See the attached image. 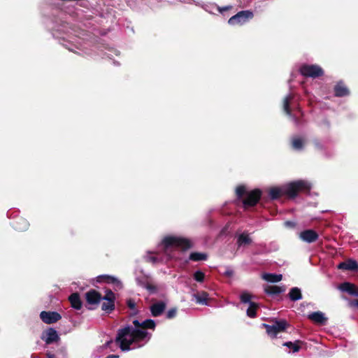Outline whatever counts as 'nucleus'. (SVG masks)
<instances>
[{"mask_svg": "<svg viewBox=\"0 0 358 358\" xmlns=\"http://www.w3.org/2000/svg\"><path fill=\"white\" fill-rule=\"evenodd\" d=\"M101 308L106 312H110L114 309V303L112 301L108 300L102 303Z\"/></svg>", "mask_w": 358, "mask_h": 358, "instance_id": "29", "label": "nucleus"}, {"mask_svg": "<svg viewBox=\"0 0 358 358\" xmlns=\"http://www.w3.org/2000/svg\"><path fill=\"white\" fill-rule=\"evenodd\" d=\"M146 258L148 261L151 262L152 263H156L158 262V258L155 256H148Z\"/></svg>", "mask_w": 358, "mask_h": 358, "instance_id": "36", "label": "nucleus"}, {"mask_svg": "<svg viewBox=\"0 0 358 358\" xmlns=\"http://www.w3.org/2000/svg\"><path fill=\"white\" fill-rule=\"evenodd\" d=\"M133 324L134 327L127 326L118 331L115 342L122 351L143 346L151 338V334L147 329H154L155 327V322L152 320L142 322L134 320Z\"/></svg>", "mask_w": 358, "mask_h": 358, "instance_id": "1", "label": "nucleus"}, {"mask_svg": "<svg viewBox=\"0 0 358 358\" xmlns=\"http://www.w3.org/2000/svg\"><path fill=\"white\" fill-rule=\"evenodd\" d=\"M41 320L45 324H52L61 319V315L57 312L42 311L40 313Z\"/></svg>", "mask_w": 358, "mask_h": 358, "instance_id": "8", "label": "nucleus"}, {"mask_svg": "<svg viewBox=\"0 0 358 358\" xmlns=\"http://www.w3.org/2000/svg\"><path fill=\"white\" fill-rule=\"evenodd\" d=\"M176 313H177V310L176 308H171L170 309L167 313H166V317L168 319H171V318H173L176 315Z\"/></svg>", "mask_w": 358, "mask_h": 358, "instance_id": "33", "label": "nucleus"}, {"mask_svg": "<svg viewBox=\"0 0 358 358\" xmlns=\"http://www.w3.org/2000/svg\"><path fill=\"white\" fill-rule=\"evenodd\" d=\"M193 297L196 302L201 305H208V294L206 292H201L193 294Z\"/></svg>", "mask_w": 358, "mask_h": 358, "instance_id": "16", "label": "nucleus"}, {"mask_svg": "<svg viewBox=\"0 0 358 358\" xmlns=\"http://www.w3.org/2000/svg\"><path fill=\"white\" fill-rule=\"evenodd\" d=\"M299 238L304 242L313 243L318 238V234L316 231L312 229L303 231L299 234Z\"/></svg>", "mask_w": 358, "mask_h": 358, "instance_id": "9", "label": "nucleus"}, {"mask_svg": "<svg viewBox=\"0 0 358 358\" xmlns=\"http://www.w3.org/2000/svg\"><path fill=\"white\" fill-rule=\"evenodd\" d=\"M226 273L228 275H231L232 274V272L231 271H227Z\"/></svg>", "mask_w": 358, "mask_h": 358, "instance_id": "39", "label": "nucleus"}, {"mask_svg": "<svg viewBox=\"0 0 358 358\" xmlns=\"http://www.w3.org/2000/svg\"><path fill=\"white\" fill-rule=\"evenodd\" d=\"M251 242V238H250L249 235L246 233H243L240 234L238 237L237 243L238 245H248L250 244Z\"/></svg>", "mask_w": 358, "mask_h": 358, "instance_id": "23", "label": "nucleus"}, {"mask_svg": "<svg viewBox=\"0 0 358 358\" xmlns=\"http://www.w3.org/2000/svg\"><path fill=\"white\" fill-rule=\"evenodd\" d=\"M127 306L129 307L130 309H134L136 306L135 301L132 299H129L127 301Z\"/></svg>", "mask_w": 358, "mask_h": 358, "instance_id": "35", "label": "nucleus"}, {"mask_svg": "<svg viewBox=\"0 0 358 358\" xmlns=\"http://www.w3.org/2000/svg\"><path fill=\"white\" fill-rule=\"evenodd\" d=\"M300 72L303 76L311 78H316L323 74V70L317 65H303Z\"/></svg>", "mask_w": 358, "mask_h": 358, "instance_id": "5", "label": "nucleus"}, {"mask_svg": "<svg viewBox=\"0 0 358 358\" xmlns=\"http://www.w3.org/2000/svg\"><path fill=\"white\" fill-rule=\"evenodd\" d=\"M335 94L337 96H343L348 94V90L339 83L335 86Z\"/></svg>", "mask_w": 358, "mask_h": 358, "instance_id": "22", "label": "nucleus"}, {"mask_svg": "<svg viewBox=\"0 0 358 358\" xmlns=\"http://www.w3.org/2000/svg\"><path fill=\"white\" fill-rule=\"evenodd\" d=\"M262 278L267 282H278L282 279V275L281 274L264 273Z\"/></svg>", "mask_w": 358, "mask_h": 358, "instance_id": "21", "label": "nucleus"}, {"mask_svg": "<svg viewBox=\"0 0 358 358\" xmlns=\"http://www.w3.org/2000/svg\"><path fill=\"white\" fill-rule=\"evenodd\" d=\"M264 291L268 294L275 295L284 292L285 289L277 285H266L264 287Z\"/></svg>", "mask_w": 358, "mask_h": 358, "instance_id": "19", "label": "nucleus"}, {"mask_svg": "<svg viewBox=\"0 0 358 358\" xmlns=\"http://www.w3.org/2000/svg\"><path fill=\"white\" fill-rule=\"evenodd\" d=\"M257 305L255 303H250V306L247 310V315L250 317H255L256 316V310Z\"/></svg>", "mask_w": 358, "mask_h": 358, "instance_id": "30", "label": "nucleus"}, {"mask_svg": "<svg viewBox=\"0 0 358 358\" xmlns=\"http://www.w3.org/2000/svg\"><path fill=\"white\" fill-rule=\"evenodd\" d=\"M204 276V273L200 271H196L194 274V278L197 282H203Z\"/></svg>", "mask_w": 358, "mask_h": 358, "instance_id": "31", "label": "nucleus"}, {"mask_svg": "<svg viewBox=\"0 0 358 358\" xmlns=\"http://www.w3.org/2000/svg\"><path fill=\"white\" fill-rule=\"evenodd\" d=\"M253 17V13L249 10H244L238 13L236 15L232 16L228 21L231 25L243 24L247 22L248 20Z\"/></svg>", "mask_w": 358, "mask_h": 358, "instance_id": "6", "label": "nucleus"}, {"mask_svg": "<svg viewBox=\"0 0 358 358\" xmlns=\"http://www.w3.org/2000/svg\"><path fill=\"white\" fill-rule=\"evenodd\" d=\"M339 289L345 292L358 296V287L350 282H344L339 286Z\"/></svg>", "mask_w": 358, "mask_h": 358, "instance_id": "12", "label": "nucleus"}, {"mask_svg": "<svg viewBox=\"0 0 358 358\" xmlns=\"http://www.w3.org/2000/svg\"><path fill=\"white\" fill-rule=\"evenodd\" d=\"M42 339L45 341L47 344L52 343L59 339L57 331L54 329L50 328L43 333Z\"/></svg>", "mask_w": 358, "mask_h": 358, "instance_id": "11", "label": "nucleus"}, {"mask_svg": "<svg viewBox=\"0 0 358 358\" xmlns=\"http://www.w3.org/2000/svg\"><path fill=\"white\" fill-rule=\"evenodd\" d=\"M165 308H166V304H165V303H164L162 301H159V302L153 303L150 306V311H151L152 315L154 317L159 316L164 311Z\"/></svg>", "mask_w": 358, "mask_h": 358, "instance_id": "13", "label": "nucleus"}, {"mask_svg": "<svg viewBox=\"0 0 358 358\" xmlns=\"http://www.w3.org/2000/svg\"><path fill=\"white\" fill-rule=\"evenodd\" d=\"M101 280H103L108 284H111L113 286V288L116 290L120 289L122 288V283L121 281L117 278L111 275H101L99 277Z\"/></svg>", "mask_w": 358, "mask_h": 358, "instance_id": "10", "label": "nucleus"}, {"mask_svg": "<svg viewBox=\"0 0 358 358\" xmlns=\"http://www.w3.org/2000/svg\"><path fill=\"white\" fill-rule=\"evenodd\" d=\"M13 225L16 230L24 231L28 229L29 223L24 218H18L14 222Z\"/></svg>", "mask_w": 358, "mask_h": 358, "instance_id": "18", "label": "nucleus"}, {"mask_svg": "<svg viewBox=\"0 0 358 358\" xmlns=\"http://www.w3.org/2000/svg\"><path fill=\"white\" fill-rule=\"evenodd\" d=\"M338 268L339 269L354 271L358 268V264L355 261L349 259L346 262L340 263Z\"/></svg>", "mask_w": 358, "mask_h": 358, "instance_id": "15", "label": "nucleus"}, {"mask_svg": "<svg viewBox=\"0 0 358 358\" xmlns=\"http://www.w3.org/2000/svg\"><path fill=\"white\" fill-rule=\"evenodd\" d=\"M49 358H53V357H50Z\"/></svg>", "mask_w": 358, "mask_h": 358, "instance_id": "41", "label": "nucleus"}, {"mask_svg": "<svg viewBox=\"0 0 358 358\" xmlns=\"http://www.w3.org/2000/svg\"><path fill=\"white\" fill-rule=\"evenodd\" d=\"M251 295L247 292H244L241 295V300L243 303H251Z\"/></svg>", "mask_w": 358, "mask_h": 358, "instance_id": "32", "label": "nucleus"}, {"mask_svg": "<svg viewBox=\"0 0 358 358\" xmlns=\"http://www.w3.org/2000/svg\"><path fill=\"white\" fill-rule=\"evenodd\" d=\"M266 329L267 334L271 337H275L277 334L285 330L287 322L285 320L277 321L273 325L263 324Z\"/></svg>", "mask_w": 358, "mask_h": 358, "instance_id": "7", "label": "nucleus"}, {"mask_svg": "<svg viewBox=\"0 0 358 358\" xmlns=\"http://www.w3.org/2000/svg\"><path fill=\"white\" fill-rule=\"evenodd\" d=\"M236 194L241 198L245 196L243 203L245 207L255 206L260 199L261 192L259 189H255L247 192L244 186H239L236 188Z\"/></svg>", "mask_w": 358, "mask_h": 358, "instance_id": "4", "label": "nucleus"}, {"mask_svg": "<svg viewBox=\"0 0 358 358\" xmlns=\"http://www.w3.org/2000/svg\"><path fill=\"white\" fill-rule=\"evenodd\" d=\"M293 120H294V122H296V120L294 117H293Z\"/></svg>", "mask_w": 358, "mask_h": 358, "instance_id": "40", "label": "nucleus"}, {"mask_svg": "<svg viewBox=\"0 0 358 358\" xmlns=\"http://www.w3.org/2000/svg\"><path fill=\"white\" fill-rule=\"evenodd\" d=\"M114 294L111 292V291H108L106 294V295L104 296L103 299L108 301V300H110V301H113L114 300Z\"/></svg>", "mask_w": 358, "mask_h": 358, "instance_id": "34", "label": "nucleus"}, {"mask_svg": "<svg viewBox=\"0 0 358 358\" xmlns=\"http://www.w3.org/2000/svg\"><path fill=\"white\" fill-rule=\"evenodd\" d=\"M292 98H293V96L292 94L287 95L285 98L284 103H283L284 110L289 116H291L292 115H291V112H290V110L289 108V101L292 99Z\"/></svg>", "mask_w": 358, "mask_h": 358, "instance_id": "28", "label": "nucleus"}, {"mask_svg": "<svg viewBox=\"0 0 358 358\" xmlns=\"http://www.w3.org/2000/svg\"><path fill=\"white\" fill-rule=\"evenodd\" d=\"M289 295L292 301L299 300L302 297L301 290L297 287L291 289Z\"/></svg>", "mask_w": 358, "mask_h": 358, "instance_id": "24", "label": "nucleus"}, {"mask_svg": "<svg viewBox=\"0 0 358 358\" xmlns=\"http://www.w3.org/2000/svg\"><path fill=\"white\" fill-rule=\"evenodd\" d=\"M310 189V185L304 180H298L290 182L280 187H273L269 190V196L271 199H275L282 195L289 197H294L299 192H308Z\"/></svg>", "mask_w": 358, "mask_h": 358, "instance_id": "2", "label": "nucleus"}, {"mask_svg": "<svg viewBox=\"0 0 358 358\" xmlns=\"http://www.w3.org/2000/svg\"><path fill=\"white\" fill-rule=\"evenodd\" d=\"M101 299V295L95 290L86 293V299L89 304H96L100 301Z\"/></svg>", "mask_w": 358, "mask_h": 358, "instance_id": "14", "label": "nucleus"}, {"mask_svg": "<svg viewBox=\"0 0 358 358\" xmlns=\"http://www.w3.org/2000/svg\"><path fill=\"white\" fill-rule=\"evenodd\" d=\"M292 147L295 150H300L303 148V145L304 144V141L299 137H294L292 138Z\"/></svg>", "mask_w": 358, "mask_h": 358, "instance_id": "27", "label": "nucleus"}, {"mask_svg": "<svg viewBox=\"0 0 358 358\" xmlns=\"http://www.w3.org/2000/svg\"><path fill=\"white\" fill-rule=\"evenodd\" d=\"M352 305L358 307V300H355V301H352Z\"/></svg>", "mask_w": 358, "mask_h": 358, "instance_id": "38", "label": "nucleus"}, {"mask_svg": "<svg viewBox=\"0 0 358 358\" xmlns=\"http://www.w3.org/2000/svg\"><path fill=\"white\" fill-rule=\"evenodd\" d=\"M302 343L301 341H296L294 343L292 342H286L283 344L284 346L289 348L292 350L293 352H296L299 350L301 346L300 345Z\"/></svg>", "mask_w": 358, "mask_h": 358, "instance_id": "25", "label": "nucleus"}, {"mask_svg": "<svg viewBox=\"0 0 358 358\" xmlns=\"http://www.w3.org/2000/svg\"><path fill=\"white\" fill-rule=\"evenodd\" d=\"M106 358H119V356L116 355H111L108 356Z\"/></svg>", "mask_w": 358, "mask_h": 358, "instance_id": "37", "label": "nucleus"}, {"mask_svg": "<svg viewBox=\"0 0 358 358\" xmlns=\"http://www.w3.org/2000/svg\"><path fill=\"white\" fill-rule=\"evenodd\" d=\"M160 246L162 248L166 259H169L176 257L175 254H173V252L176 250H187L191 248L192 244L186 238L177 236H167L163 239Z\"/></svg>", "mask_w": 358, "mask_h": 358, "instance_id": "3", "label": "nucleus"}, {"mask_svg": "<svg viewBox=\"0 0 358 358\" xmlns=\"http://www.w3.org/2000/svg\"><path fill=\"white\" fill-rule=\"evenodd\" d=\"M69 301L73 308L79 310L81 308L82 303L80 296L77 293H73L69 296Z\"/></svg>", "mask_w": 358, "mask_h": 358, "instance_id": "20", "label": "nucleus"}, {"mask_svg": "<svg viewBox=\"0 0 358 358\" xmlns=\"http://www.w3.org/2000/svg\"><path fill=\"white\" fill-rule=\"evenodd\" d=\"M189 259L192 261L206 260L207 259V255L202 252H192L189 256Z\"/></svg>", "mask_w": 358, "mask_h": 358, "instance_id": "26", "label": "nucleus"}, {"mask_svg": "<svg viewBox=\"0 0 358 358\" xmlns=\"http://www.w3.org/2000/svg\"><path fill=\"white\" fill-rule=\"evenodd\" d=\"M308 318L314 322L321 324H324L327 321V318L325 317L324 315L320 311L310 313L308 315Z\"/></svg>", "mask_w": 358, "mask_h": 358, "instance_id": "17", "label": "nucleus"}]
</instances>
